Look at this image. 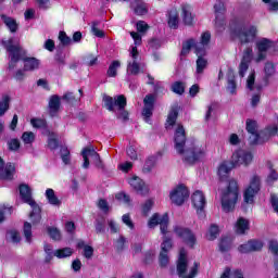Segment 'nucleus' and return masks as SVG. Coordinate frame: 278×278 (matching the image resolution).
<instances>
[{"label": "nucleus", "instance_id": "1", "mask_svg": "<svg viewBox=\"0 0 278 278\" xmlns=\"http://www.w3.org/2000/svg\"><path fill=\"white\" fill-rule=\"evenodd\" d=\"M175 150L185 164H197L201 162L207 153V148L198 141L186 142V129L184 125L177 124L174 134Z\"/></svg>", "mask_w": 278, "mask_h": 278}, {"label": "nucleus", "instance_id": "2", "mask_svg": "<svg viewBox=\"0 0 278 278\" xmlns=\"http://www.w3.org/2000/svg\"><path fill=\"white\" fill-rule=\"evenodd\" d=\"M157 225H160L161 233L164 236L159 256L160 265L164 267L168 266V251L173 249V241L165 236L168 231V214L160 215L155 213L152 215L148 223V227L153 229V227H157Z\"/></svg>", "mask_w": 278, "mask_h": 278}, {"label": "nucleus", "instance_id": "3", "mask_svg": "<svg viewBox=\"0 0 278 278\" xmlns=\"http://www.w3.org/2000/svg\"><path fill=\"white\" fill-rule=\"evenodd\" d=\"M232 36L239 38L242 45H249L257 38V26L251 24L247 17H237L229 24Z\"/></svg>", "mask_w": 278, "mask_h": 278}, {"label": "nucleus", "instance_id": "4", "mask_svg": "<svg viewBox=\"0 0 278 278\" xmlns=\"http://www.w3.org/2000/svg\"><path fill=\"white\" fill-rule=\"evenodd\" d=\"M238 203V181L229 180L226 189L222 190V207L224 212H233Z\"/></svg>", "mask_w": 278, "mask_h": 278}, {"label": "nucleus", "instance_id": "5", "mask_svg": "<svg viewBox=\"0 0 278 278\" xmlns=\"http://www.w3.org/2000/svg\"><path fill=\"white\" fill-rule=\"evenodd\" d=\"M2 45L4 49H7L11 60L9 62V68L14 70L16 66V62L21 60L22 58H25V54L27 53L23 47H21V43L18 42L17 38H9L8 40H2Z\"/></svg>", "mask_w": 278, "mask_h": 278}, {"label": "nucleus", "instance_id": "6", "mask_svg": "<svg viewBox=\"0 0 278 278\" xmlns=\"http://www.w3.org/2000/svg\"><path fill=\"white\" fill-rule=\"evenodd\" d=\"M103 101L109 112H116V110H118V118H122L123 121H127L129 118V113L125 111V106L127 105V98H125V96L121 94L114 98L104 96Z\"/></svg>", "mask_w": 278, "mask_h": 278}, {"label": "nucleus", "instance_id": "7", "mask_svg": "<svg viewBox=\"0 0 278 278\" xmlns=\"http://www.w3.org/2000/svg\"><path fill=\"white\" fill-rule=\"evenodd\" d=\"M20 197L24 203H27L31 207V213L29 215V218L33 223V225H38L40 223L41 216H40V206L36 204V201L31 198V189L27 185H20Z\"/></svg>", "mask_w": 278, "mask_h": 278}, {"label": "nucleus", "instance_id": "8", "mask_svg": "<svg viewBox=\"0 0 278 278\" xmlns=\"http://www.w3.org/2000/svg\"><path fill=\"white\" fill-rule=\"evenodd\" d=\"M177 273L180 278H194L197 277V273H199V263H194L193 266L188 269V258L186 257V250L184 249L179 252Z\"/></svg>", "mask_w": 278, "mask_h": 278}, {"label": "nucleus", "instance_id": "9", "mask_svg": "<svg viewBox=\"0 0 278 278\" xmlns=\"http://www.w3.org/2000/svg\"><path fill=\"white\" fill-rule=\"evenodd\" d=\"M262 188V178L257 176V174H254L250 177V182L248 188L244 191L243 199L244 203H248L249 205H253L255 201V195L257 192H260Z\"/></svg>", "mask_w": 278, "mask_h": 278}, {"label": "nucleus", "instance_id": "10", "mask_svg": "<svg viewBox=\"0 0 278 278\" xmlns=\"http://www.w3.org/2000/svg\"><path fill=\"white\" fill-rule=\"evenodd\" d=\"M189 197L190 191L186 185H178L169 191V201L177 206H181L184 203H186Z\"/></svg>", "mask_w": 278, "mask_h": 278}, {"label": "nucleus", "instance_id": "11", "mask_svg": "<svg viewBox=\"0 0 278 278\" xmlns=\"http://www.w3.org/2000/svg\"><path fill=\"white\" fill-rule=\"evenodd\" d=\"M273 47H275V42L268 38H262L256 42V49H257V53L256 55L253 58L254 62H256V64H260V62H264V60H266V55L268 53V51H270V49H273Z\"/></svg>", "mask_w": 278, "mask_h": 278}, {"label": "nucleus", "instance_id": "12", "mask_svg": "<svg viewBox=\"0 0 278 278\" xmlns=\"http://www.w3.org/2000/svg\"><path fill=\"white\" fill-rule=\"evenodd\" d=\"M81 156L84 160L83 168H89L90 167V160L96 164L98 168H103V164L101 163V156L97 151H94V148H85L81 151Z\"/></svg>", "mask_w": 278, "mask_h": 278}, {"label": "nucleus", "instance_id": "13", "mask_svg": "<svg viewBox=\"0 0 278 278\" xmlns=\"http://www.w3.org/2000/svg\"><path fill=\"white\" fill-rule=\"evenodd\" d=\"M231 162L235 168L238 166H249L253 162V153L247 150H237L232 153Z\"/></svg>", "mask_w": 278, "mask_h": 278}, {"label": "nucleus", "instance_id": "14", "mask_svg": "<svg viewBox=\"0 0 278 278\" xmlns=\"http://www.w3.org/2000/svg\"><path fill=\"white\" fill-rule=\"evenodd\" d=\"M174 232L178 238H181V240L187 244V247H190L191 249L194 248V244H197V236L192 230L188 228H184L181 226H175Z\"/></svg>", "mask_w": 278, "mask_h": 278}, {"label": "nucleus", "instance_id": "15", "mask_svg": "<svg viewBox=\"0 0 278 278\" xmlns=\"http://www.w3.org/2000/svg\"><path fill=\"white\" fill-rule=\"evenodd\" d=\"M129 58L130 59L128 60L127 64V73H129L130 75H138V73H140V63L138 62V58H140V54L136 46H131Z\"/></svg>", "mask_w": 278, "mask_h": 278}, {"label": "nucleus", "instance_id": "16", "mask_svg": "<svg viewBox=\"0 0 278 278\" xmlns=\"http://www.w3.org/2000/svg\"><path fill=\"white\" fill-rule=\"evenodd\" d=\"M215 10V27L217 31H223L225 29V3L217 0V3L214 5Z\"/></svg>", "mask_w": 278, "mask_h": 278}, {"label": "nucleus", "instance_id": "17", "mask_svg": "<svg viewBox=\"0 0 278 278\" xmlns=\"http://www.w3.org/2000/svg\"><path fill=\"white\" fill-rule=\"evenodd\" d=\"M191 203L199 215L203 214V210H205V206L207 205L205 193L201 190L194 191L191 195Z\"/></svg>", "mask_w": 278, "mask_h": 278}, {"label": "nucleus", "instance_id": "18", "mask_svg": "<svg viewBox=\"0 0 278 278\" xmlns=\"http://www.w3.org/2000/svg\"><path fill=\"white\" fill-rule=\"evenodd\" d=\"M128 184L138 194H141V197H144L149 194V187L144 184V180L141 179L138 176H132L128 179Z\"/></svg>", "mask_w": 278, "mask_h": 278}, {"label": "nucleus", "instance_id": "19", "mask_svg": "<svg viewBox=\"0 0 278 278\" xmlns=\"http://www.w3.org/2000/svg\"><path fill=\"white\" fill-rule=\"evenodd\" d=\"M251 60H253V48H247L243 51V56L239 64L240 77H244V75H247V71H249V65L251 64Z\"/></svg>", "mask_w": 278, "mask_h": 278}, {"label": "nucleus", "instance_id": "20", "mask_svg": "<svg viewBox=\"0 0 278 278\" xmlns=\"http://www.w3.org/2000/svg\"><path fill=\"white\" fill-rule=\"evenodd\" d=\"M14 173H16V166L14 163H5L3 162V159L0 157V177L1 179H14Z\"/></svg>", "mask_w": 278, "mask_h": 278}, {"label": "nucleus", "instance_id": "21", "mask_svg": "<svg viewBox=\"0 0 278 278\" xmlns=\"http://www.w3.org/2000/svg\"><path fill=\"white\" fill-rule=\"evenodd\" d=\"M264 243L261 240H250L239 245V253H253V251H262Z\"/></svg>", "mask_w": 278, "mask_h": 278}, {"label": "nucleus", "instance_id": "22", "mask_svg": "<svg viewBox=\"0 0 278 278\" xmlns=\"http://www.w3.org/2000/svg\"><path fill=\"white\" fill-rule=\"evenodd\" d=\"M143 112L142 115L144 116L147 123H149V118L153 116V105H155V96L148 94L143 99Z\"/></svg>", "mask_w": 278, "mask_h": 278}, {"label": "nucleus", "instance_id": "23", "mask_svg": "<svg viewBox=\"0 0 278 278\" xmlns=\"http://www.w3.org/2000/svg\"><path fill=\"white\" fill-rule=\"evenodd\" d=\"M210 40H212V34L210 31L202 33L200 41L195 42V51L198 54L207 53V47H210Z\"/></svg>", "mask_w": 278, "mask_h": 278}, {"label": "nucleus", "instance_id": "24", "mask_svg": "<svg viewBox=\"0 0 278 278\" xmlns=\"http://www.w3.org/2000/svg\"><path fill=\"white\" fill-rule=\"evenodd\" d=\"M130 8L137 16H144L149 13V5L142 0H131Z\"/></svg>", "mask_w": 278, "mask_h": 278}, {"label": "nucleus", "instance_id": "25", "mask_svg": "<svg viewBox=\"0 0 278 278\" xmlns=\"http://www.w3.org/2000/svg\"><path fill=\"white\" fill-rule=\"evenodd\" d=\"M180 16L185 25H192V23L194 22V15H192V5L181 4Z\"/></svg>", "mask_w": 278, "mask_h": 278}, {"label": "nucleus", "instance_id": "26", "mask_svg": "<svg viewBox=\"0 0 278 278\" xmlns=\"http://www.w3.org/2000/svg\"><path fill=\"white\" fill-rule=\"evenodd\" d=\"M232 168H236V166L231 161H224L219 164L217 175L222 179V181L223 179H227V177H229V173H231Z\"/></svg>", "mask_w": 278, "mask_h": 278}, {"label": "nucleus", "instance_id": "27", "mask_svg": "<svg viewBox=\"0 0 278 278\" xmlns=\"http://www.w3.org/2000/svg\"><path fill=\"white\" fill-rule=\"evenodd\" d=\"M195 55H197V70H195V75L197 77H201V74L203 73V71H205V68H207V59L205 58V55H207L206 53H201L198 54V52L195 51Z\"/></svg>", "mask_w": 278, "mask_h": 278}, {"label": "nucleus", "instance_id": "28", "mask_svg": "<svg viewBox=\"0 0 278 278\" xmlns=\"http://www.w3.org/2000/svg\"><path fill=\"white\" fill-rule=\"evenodd\" d=\"M161 156H162L161 153L150 155L146 160V163L143 165V173H151V170H153V168H155V164H157V159L161 157Z\"/></svg>", "mask_w": 278, "mask_h": 278}, {"label": "nucleus", "instance_id": "29", "mask_svg": "<svg viewBox=\"0 0 278 278\" xmlns=\"http://www.w3.org/2000/svg\"><path fill=\"white\" fill-rule=\"evenodd\" d=\"M248 230H249V219L240 217L237 220L235 226L236 233H238L239 236H243V233H247Z\"/></svg>", "mask_w": 278, "mask_h": 278}, {"label": "nucleus", "instance_id": "30", "mask_svg": "<svg viewBox=\"0 0 278 278\" xmlns=\"http://www.w3.org/2000/svg\"><path fill=\"white\" fill-rule=\"evenodd\" d=\"M237 88L238 85L236 84V74L229 70L227 73V90L230 92V94H236Z\"/></svg>", "mask_w": 278, "mask_h": 278}, {"label": "nucleus", "instance_id": "31", "mask_svg": "<svg viewBox=\"0 0 278 278\" xmlns=\"http://www.w3.org/2000/svg\"><path fill=\"white\" fill-rule=\"evenodd\" d=\"M167 23L170 29H177L179 27V13L177 10L173 9L169 11Z\"/></svg>", "mask_w": 278, "mask_h": 278}, {"label": "nucleus", "instance_id": "32", "mask_svg": "<svg viewBox=\"0 0 278 278\" xmlns=\"http://www.w3.org/2000/svg\"><path fill=\"white\" fill-rule=\"evenodd\" d=\"M40 67V60L36 58L24 59V71H37Z\"/></svg>", "mask_w": 278, "mask_h": 278}, {"label": "nucleus", "instance_id": "33", "mask_svg": "<svg viewBox=\"0 0 278 278\" xmlns=\"http://www.w3.org/2000/svg\"><path fill=\"white\" fill-rule=\"evenodd\" d=\"M60 111V97L52 96L49 101V112L50 116H55Z\"/></svg>", "mask_w": 278, "mask_h": 278}, {"label": "nucleus", "instance_id": "34", "mask_svg": "<svg viewBox=\"0 0 278 278\" xmlns=\"http://www.w3.org/2000/svg\"><path fill=\"white\" fill-rule=\"evenodd\" d=\"M10 96L8 94H3L0 98V116H5V112H8V110H10Z\"/></svg>", "mask_w": 278, "mask_h": 278}, {"label": "nucleus", "instance_id": "35", "mask_svg": "<svg viewBox=\"0 0 278 278\" xmlns=\"http://www.w3.org/2000/svg\"><path fill=\"white\" fill-rule=\"evenodd\" d=\"M46 198L48 200V203L50 205L60 206L62 205V201L55 197V191L53 189H47L46 190Z\"/></svg>", "mask_w": 278, "mask_h": 278}, {"label": "nucleus", "instance_id": "36", "mask_svg": "<svg viewBox=\"0 0 278 278\" xmlns=\"http://www.w3.org/2000/svg\"><path fill=\"white\" fill-rule=\"evenodd\" d=\"M194 47V53H197V41L194 39H189L182 43V50L180 52V55L186 56L188 53H190V50Z\"/></svg>", "mask_w": 278, "mask_h": 278}, {"label": "nucleus", "instance_id": "37", "mask_svg": "<svg viewBox=\"0 0 278 278\" xmlns=\"http://www.w3.org/2000/svg\"><path fill=\"white\" fill-rule=\"evenodd\" d=\"M77 248L84 249V257H86V260H90L92 255H94V249L90 245H86L84 241H78Z\"/></svg>", "mask_w": 278, "mask_h": 278}, {"label": "nucleus", "instance_id": "38", "mask_svg": "<svg viewBox=\"0 0 278 278\" xmlns=\"http://www.w3.org/2000/svg\"><path fill=\"white\" fill-rule=\"evenodd\" d=\"M71 255H73V249L71 248H62L54 251V257H58V260H64L71 257Z\"/></svg>", "mask_w": 278, "mask_h": 278}, {"label": "nucleus", "instance_id": "39", "mask_svg": "<svg viewBox=\"0 0 278 278\" xmlns=\"http://www.w3.org/2000/svg\"><path fill=\"white\" fill-rule=\"evenodd\" d=\"M2 21L12 34H14L16 29H18V24H16V20L2 15Z\"/></svg>", "mask_w": 278, "mask_h": 278}, {"label": "nucleus", "instance_id": "40", "mask_svg": "<svg viewBox=\"0 0 278 278\" xmlns=\"http://www.w3.org/2000/svg\"><path fill=\"white\" fill-rule=\"evenodd\" d=\"M247 88L248 90H262V87L258 85H255V72H252L247 79Z\"/></svg>", "mask_w": 278, "mask_h": 278}, {"label": "nucleus", "instance_id": "41", "mask_svg": "<svg viewBox=\"0 0 278 278\" xmlns=\"http://www.w3.org/2000/svg\"><path fill=\"white\" fill-rule=\"evenodd\" d=\"M118 68H121V61H113L106 72L108 77H116Z\"/></svg>", "mask_w": 278, "mask_h": 278}, {"label": "nucleus", "instance_id": "42", "mask_svg": "<svg viewBox=\"0 0 278 278\" xmlns=\"http://www.w3.org/2000/svg\"><path fill=\"white\" fill-rule=\"evenodd\" d=\"M177 116H178L177 111L175 109H173L167 116V121L165 124L166 129H170L173 127V125H175V123H177Z\"/></svg>", "mask_w": 278, "mask_h": 278}, {"label": "nucleus", "instance_id": "43", "mask_svg": "<svg viewBox=\"0 0 278 278\" xmlns=\"http://www.w3.org/2000/svg\"><path fill=\"white\" fill-rule=\"evenodd\" d=\"M214 114H216V103H211L208 105H206V111H205V115H204V119L205 122H210L212 121Z\"/></svg>", "mask_w": 278, "mask_h": 278}, {"label": "nucleus", "instance_id": "44", "mask_svg": "<svg viewBox=\"0 0 278 278\" xmlns=\"http://www.w3.org/2000/svg\"><path fill=\"white\" fill-rule=\"evenodd\" d=\"M218 227L216 225H211V227L208 228L207 232H206V238L208 240H216L218 238Z\"/></svg>", "mask_w": 278, "mask_h": 278}, {"label": "nucleus", "instance_id": "45", "mask_svg": "<svg viewBox=\"0 0 278 278\" xmlns=\"http://www.w3.org/2000/svg\"><path fill=\"white\" fill-rule=\"evenodd\" d=\"M48 147L51 150L58 149V138L55 132L48 131Z\"/></svg>", "mask_w": 278, "mask_h": 278}, {"label": "nucleus", "instance_id": "46", "mask_svg": "<svg viewBox=\"0 0 278 278\" xmlns=\"http://www.w3.org/2000/svg\"><path fill=\"white\" fill-rule=\"evenodd\" d=\"M48 233L52 240H55V241L62 240V233L60 232V229L55 227H49Z\"/></svg>", "mask_w": 278, "mask_h": 278}, {"label": "nucleus", "instance_id": "47", "mask_svg": "<svg viewBox=\"0 0 278 278\" xmlns=\"http://www.w3.org/2000/svg\"><path fill=\"white\" fill-rule=\"evenodd\" d=\"M22 140L24 144H33L34 140H36V135L31 131H25L22 135Z\"/></svg>", "mask_w": 278, "mask_h": 278}, {"label": "nucleus", "instance_id": "48", "mask_svg": "<svg viewBox=\"0 0 278 278\" xmlns=\"http://www.w3.org/2000/svg\"><path fill=\"white\" fill-rule=\"evenodd\" d=\"M8 240L11 242L17 243L21 242V235L16 230H10L7 232Z\"/></svg>", "mask_w": 278, "mask_h": 278}, {"label": "nucleus", "instance_id": "49", "mask_svg": "<svg viewBox=\"0 0 278 278\" xmlns=\"http://www.w3.org/2000/svg\"><path fill=\"white\" fill-rule=\"evenodd\" d=\"M59 40H60L61 45H63V47H68V45H71V42H73L71 37H68L65 31L59 33Z\"/></svg>", "mask_w": 278, "mask_h": 278}, {"label": "nucleus", "instance_id": "50", "mask_svg": "<svg viewBox=\"0 0 278 278\" xmlns=\"http://www.w3.org/2000/svg\"><path fill=\"white\" fill-rule=\"evenodd\" d=\"M172 90L173 92H175L176 94H181L182 92H185L186 87L184 86V83L181 81H176L172 85Z\"/></svg>", "mask_w": 278, "mask_h": 278}, {"label": "nucleus", "instance_id": "51", "mask_svg": "<svg viewBox=\"0 0 278 278\" xmlns=\"http://www.w3.org/2000/svg\"><path fill=\"white\" fill-rule=\"evenodd\" d=\"M30 123L36 129H45V127H47V122L45 119L33 118Z\"/></svg>", "mask_w": 278, "mask_h": 278}, {"label": "nucleus", "instance_id": "52", "mask_svg": "<svg viewBox=\"0 0 278 278\" xmlns=\"http://www.w3.org/2000/svg\"><path fill=\"white\" fill-rule=\"evenodd\" d=\"M91 31H92L93 36H97V38H103V36H105L103 30L99 29V23L98 22L92 23Z\"/></svg>", "mask_w": 278, "mask_h": 278}, {"label": "nucleus", "instance_id": "53", "mask_svg": "<svg viewBox=\"0 0 278 278\" xmlns=\"http://www.w3.org/2000/svg\"><path fill=\"white\" fill-rule=\"evenodd\" d=\"M24 236L26 242H31V224L28 222L24 223Z\"/></svg>", "mask_w": 278, "mask_h": 278}, {"label": "nucleus", "instance_id": "54", "mask_svg": "<svg viewBox=\"0 0 278 278\" xmlns=\"http://www.w3.org/2000/svg\"><path fill=\"white\" fill-rule=\"evenodd\" d=\"M45 253L47 254L46 262H51V260H53V256H55V252H53V247L49 244L45 245Z\"/></svg>", "mask_w": 278, "mask_h": 278}, {"label": "nucleus", "instance_id": "55", "mask_svg": "<svg viewBox=\"0 0 278 278\" xmlns=\"http://www.w3.org/2000/svg\"><path fill=\"white\" fill-rule=\"evenodd\" d=\"M61 157L65 164H71V152L68 151V148L61 149Z\"/></svg>", "mask_w": 278, "mask_h": 278}, {"label": "nucleus", "instance_id": "56", "mask_svg": "<svg viewBox=\"0 0 278 278\" xmlns=\"http://www.w3.org/2000/svg\"><path fill=\"white\" fill-rule=\"evenodd\" d=\"M263 3H267L269 12H278V1L277 0H262Z\"/></svg>", "mask_w": 278, "mask_h": 278}, {"label": "nucleus", "instance_id": "57", "mask_svg": "<svg viewBox=\"0 0 278 278\" xmlns=\"http://www.w3.org/2000/svg\"><path fill=\"white\" fill-rule=\"evenodd\" d=\"M122 223L124 225H126V227H128V229H134L135 228L134 220H131V217L129 216V214H124L122 216Z\"/></svg>", "mask_w": 278, "mask_h": 278}, {"label": "nucleus", "instance_id": "58", "mask_svg": "<svg viewBox=\"0 0 278 278\" xmlns=\"http://www.w3.org/2000/svg\"><path fill=\"white\" fill-rule=\"evenodd\" d=\"M268 249L273 255H276V257H278V241L277 240H270L268 242Z\"/></svg>", "mask_w": 278, "mask_h": 278}, {"label": "nucleus", "instance_id": "59", "mask_svg": "<svg viewBox=\"0 0 278 278\" xmlns=\"http://www.w3.org/2000/svg\"><path fill=\"white\" fill-rule=\"evenodd\" d=\"M231 249V243L229 242V239H222L219 243V251L222 253H225L226 251H229Z\"/></svg>", "mask_w": 278, "mask_h": 278}, {"label": "nucleus", "instance_id": "60", "mask_svg": "<svg viewBox=\"0 0 278 278\" xmlns=\"http://www.w3.org/2000/svg\"><path fill=\"white\" fill-rule=\"evenodd\" d=\"M108 225L111 229V233H118V231H121V227L114 222V219H108Z\"/></svg>", "mask_w": 278, "mask_h": 278}, {"label": "nucleus", "instance_id": "61", "mask_svg": "<svg viewBox=\"0 0 278 278\" xmlns=\"http://www.w3.org/2000/svg\"><path fill=\"white\" fill-rule=\"evenodd\" d=\"M137 30L140 34H144L146 31L149 30V24H147V22H144V21L137 22Z\"/></svg>", "mask_w": 278, "mask_h": 278}, {"label": "nucleus", "instance_id": "62", "mask_svg": "<svg viewBox=\"0 0 278 278\" xmlns=\"http://www.w3.org/2000/svg\"><path fill=\"white\" fill-rule=\"evenodd\" d=\"M270 205H271L274 212H276V214H278V197H277V194H274V193L270 194Z\"/></svg>", "mask_w": 278, "mask_h": 278}, {"label": "nucleus", "instance_id": "63", "mask_svg": "<svg viewBox=\"0 0 278 278\" xmlns=\"http://www.w3.org/2000/svg\"><path fill=\"white\" fill-rule=\"evenodd\" d=\"M265 75L270 77V75H275V64L267 62L265 64Z\"/></svg>", "mask_w": 278, "mask_h": 278}, {"label": "nucleus", "instance_id": "64", "mask_svg": "<svg viewBox=\"0 0 278 278\" xmlns=\"http://www.w3.org/2000/svg\"><path fill=\"white\" fill-rule=\"evenodd\" d=\"M152 207H153V200H147L142 205V213L147 214L148 212H151Z\"/></svg>", "mask_w": 278, "mask_h": 278}]
</instances>
